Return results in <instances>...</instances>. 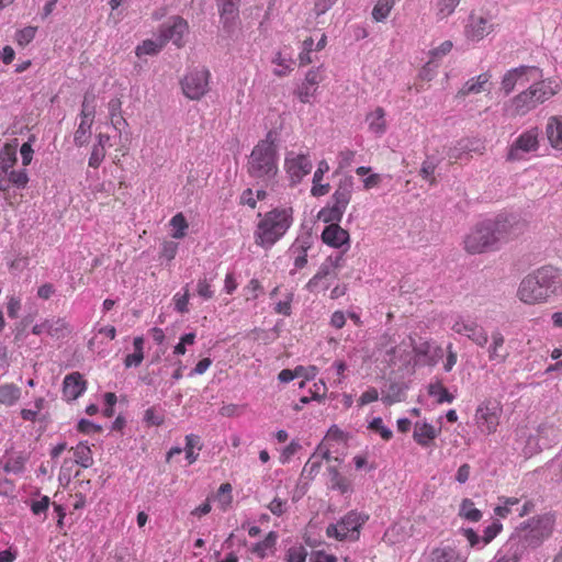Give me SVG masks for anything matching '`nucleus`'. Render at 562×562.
I'll return each mask as SVG.
<instances>
[{
  "mask_svg": "<svg viewBox=\"0 0 562 562\" xmlns=\"http://www.w3.org/2000/svg\"><path fill=\"white\" fill-rule=\"evenodd\" d=\"M516 295L527 305L544 304L562 295V271L553 266L538 268L521 279Z\"/></svg>",
  "mask_w": 562,
  "mask_h": 562,
  "instance_id": "obj_1",
  "label": "nucleus"
},
{
  "mask_svg": "<svg viewBox=\"0 0 562 562\" xmlns=\"http://www.w3.org/2000/svg\"><path fill=\"white\" fill-rule=\"evenodd\" d=\"M561 87L562 82L554 78L535 80L505 104V112L510 117L524 116L558 94Z\"/></svg>",
  "mask_w": 562,
  "mask_h": 562,
  "instance_id": "obj_2",
  "label": "nucleus"
},
{
  "mask_svg": "<svg viewBox=\"0 0 562 562\" xmlns=\"http://www.w3.org/2000/svg\"><path fill=\"white\" fill-rule=\"evenodd\" d=\"M277 159V146L269 132L266 139L260 140L249 156L247 164L249 176L265 182L272 180L278 173Z\"/></svg>",
  "mask_w": 562,
  "mask_h": 562,
  "instance_id": "obj_3",
  "label": "nucleus"
},
{
  "mask_svg": "<svg viewBox=\"0 0 562 562\" xmlns=\"http://www.w3.org/2000/svg\"><path fill=\"white\" fill-rule=\"evenodd\" d=\"M291 209H274L268 212L258 224L256 232L257 244L270 247L283 236L291 225Z\"/></svg>",
  "mask_w": 562,
  "mask_h": 562,
  "instance_id": "obj_4",
  "label": "nucleus"
},
{
  "mask_svg": "<svg viewBox=\"0 0 562 562\" xmlns=\"http://www.w3.org/2000/svg\"><path fill=\"white\" fill-rule=\"evenodd\" d=\"M540 130L537 126L530 127L519 134L508 148L507 159L519 161L525 159L527 154L539 149Z\"/></svg>",
  "mask_w": 562,
  "mask_h": 562,
  "instance_id": "obj_5",
  "label": "nucleus"
},
{
  "mask_svg": "<svg viewBox=\"0 0 562 562\" xmlns=\"http://www.w3.org/2000/svg\"><path fill=\"white\" fill-rule=\"evenodd\" d=\"M542 70L536 66H520L508 70L501 82V90L510 93L516 85H525L529 81L541 79Z\"/></svg>",
  "mask_w": 562,
  "mask_h": 562,
  "instance_id": "obj_6",
  "label": "nucleus"
},
{
  "mask_svg": "<svg viewBox=\"0 0 562 562\" xmlns=\"http://www.w3.org/2000/svg\"><path fill=\"white\" fill-rule=\"evenodd\" d=\"M553 525L554 519L550 515L532 518L526 527L524 537L530 546H537L552 533Z\"/></svg>",
  "mask_w": 562,
  "mask_h": 562,
  "instance_id": "obj_7",
  "label": "nucleus"
},
{
  "mask_svg": "<svg viewBox=\"0 0 562 562\" xmlns=\"http://www.w3.org/2000/svg\"><path fill=\"white\" fill-rule=\"evenodd\" d=\"M492 237L490 221L477 225L464 239V248L469 254H481L488 247Z\"/></svg>",
  "mask_w": 562,
  "mask_h": 562,
  "instance_id": "obj_8",
  "label": "nucleus"
},
{
  "mask_svg": "<svg viewBox=\"0 0 562 562\" xmlns=\"http://www.w3.org/2000/svg\"><path fill=\"white\" fill-rule=\"evenodd\" d=\"M209 71H192L181 81L183 93L191 100H199L207 91Z\"/></svg>",
  "mask_w": 562,
  "mask_h": 562,
  "instance_id": "obj_9",
  "label": "nucleus"
},
{
  "mask_svg": "<svg viewBox=\"0 0 562 562\" xmlns=\"http://www.w3.org/2000/svg\"><path fill=\"white\" fill-rule=\"evenodd\" d=\"M285 168L291 178L292 184H296L304 176L311 172L312 162L305 155H297L294 157L288 156L285 158Z\"/></svg>",
  "mask_w": 562,
  "mask_h": 562,
  "instance_id": "obj_10",
  "label": "nucleus"
},
{
  "mask_svg": "<svg viewBox=\"0 0 562 562\" xmlns=\"http://www.w3.org/2000/svg\"><path fill=\"white\" fill-rule=\"evenodd\" d=\"M322 240L334 248L342 246L349 247L350 236L348 231L344 229L339 224L327 225L322 233Z\"/></svg>",
  "mask_w": 562,
  "mask_h": 562,
  "instance_id": "obj_11",
  "label": "nucleus"
},
{
  "mask_svg": "<svg viewBox=\"0 0 562 562\" xmlns=\"http://www.w3.org/2000/svg\"><path fill=\"white\" fill-rule=\"evenodd\" d=\"M519 503L516 497L506 498L503 505L494 507V514L501 518H506L515 513L516 517L520 518L531 512L533 506L530 502H526L521 507H519Z\"/></svg>",
  "mask_w": 562,
  "mask_h": 562,
  "instance_id": "obj_12",
  "label": "nucleus"
},
{
  "mask_svg": "<svg viewBox=\"0 0 562 562\" xmlns=\"http://www.w3.org/2000/svg\"><path fill=\"white\" fill-rule=\"evenodd\" d=\"M87 389V382L81 373L72 372L67 374L63 383V393L69 401L77 400Z\"/></svg>",
  "mask_w": 562,
  "mask_h": 562,
  "instance_id": "obj_13",
  "label": "nucleus"
},
{
  "mask_svg": "<svg viewBox=\"0 0 562 562\" xmlns=\"http://www.w3.org/2000/svg\"><path fill=\"white\" fill-rule=\"evenodd\" d=\"M353 191V178L345 176L337 184V188L331 196L333 203L340 206L346 211Z\"/></svg>",
  "mask_w": 562,
  "mask_h": 562,
  "instance_id": "obj_14",
  "label": "nucleus"
},
{
  "mask_svg": "<svg viewBox=\"0 0 562 562\" xmlns=\"http://www.w3.org/2000/svg\"><path fill=\"white\" fill-rule=\"evenodd\" d=\"M187 30V22L180 16H175L172 19V24L162 30L161 36L164 43H166L167 41H172V43L177 47H181L182 36Z\"/></svg>",
  "mask_w": 562,
  "mask_h": 562,
  "instance_id": "obj_15",
  "label": "nucleus"
},
{
  "mask_svg": "<svg viewBox=\"0 0 562 562\" xmlns=\"http://www.w3.org/2000/svg\"><path fill=\"white\" fill-rule=\"evenodd\" d=\"M367 519L368 517H362L356 512H350L338 521V525L341 531H347V538L349 537L351 540H356L358 538L359 529Z\"/></svg>",
  "mask_w": 562,
  "mask_h": 562,
  "instance_id": "obj_16",
  "label": "nucleus"
},
{
  "mask_svg": "<svg viewBox=\"0 0 562 562\" xmlns=\"http://www.w3.org/2000/svg\"><path fill=\"white\" fill-rule=\"evenodd\" d=\"M240 0H217L221 19L225 29L231 30L235 26L238 18V7Z\"/></svg>",
  "mask_w": 562,
  "mask_h": 562,
  "instance_id": "obj_17",
  "label": "nucleus"
},
{
  "mask_svg": "<svg viewBox=\"0 0 562 562\" xmlns=\"http://www.w3.org/2000/svg\"><path fill=\"white\" fill-rule=\"evenodd\" d=\"M546 135L549 144L558 150H562V115L548 119Z\"/></svg>",
  "mask_w": 562,
  "mask_h": 562,
  "instance_id": "obj_18",
  "label": "nucleus"
},
{
  "mask_svg": "<svg viewBox=\"0 0 562 562\" xmlns=\"http://www.w3.org/2000/svg\"><path fill=\"white\" fill-rule=\"evenodd\" d=\"M485 149V146L483 142L480 139H461L458 143V146L454 148H451L448 153V156L450 159H453L454 161L460 159L463 154L469 153H479L482 154V151Z\"/></svg>",
  "mask_w": 562,
  "mask_h": 562,
  "instance_id": "obj_19",
  "label": "nucleus"
},
{
  "mask_svg": "<svg viewBox=\"0 0 562 562\" xmlns=\"http://www.w3.org/2000/svg\"><path fill=\"white\" fill-rule=\"evenodd\" d=\"M490 81V75L484 72L479 75L476 78L468 80L463 87L459 90L458 95L476 94L484 91H488L486 86Z\"/></svg>",
  "mask_w": 562,
  "mask_h": 562,
  "instance_id": "obj_20",
  "label": "nucleus"
},
{
  "mask_svg": "<svg viewBox=\"0 0 562 562\" xmlns=\"http://www.w3.org/2000/svg\"><path fill=\"white\" fill-rule=\"evenodd\" d=\"M18 139L14 138L12 144H5L0 150V170L7 175L9 170L15 165Z\"/></svg>",
  "mask_w": 562,
  "mask_h": 562,
  "instance_id": "obj_21",
  "label": "nucleus"
},
{
  "mask_svg": "<svg viewBox=\"0 0 562 562\" xmlns=\"http://www.w3.org/2000/svg\"><path fill=\"white\" fill-rule=\"evenodd\" d=\"M366 122L369 124V130L376 134L382 135L386 131L385 111L383 108L378 106L373 112L367 114Z\"/></svg>",
  "mask_w": 562,
  "mask_h": 562,
  "instance_id": "obj_22",
  "label": "nucleus"
},
{
  "mask_svg": "<svg viewBox=\"0 0 562 562\" xmlns=\"http://www.w3.org/2000/svg\"><path fill=\"white\" fill-rule=\"evenodd\" d=\"M414 352L417 357H424L425 359L422 360L424 364L427 366H434L436 364V357L440 358L442 357V350L440 348H435L434 352L435 356H429L431 352V345L428 341H423L419 344H415L413 347Z\"/></svg>",
  "mask_w": 562,
  "mask_h": 562,
  "instance_id": "obj_23",
  "label": "nucleus"
},
{
  "mask_svg": "<svg viewBox=\"0 0 562 562\" xmlns=\"http://www.w3.org/2000/svg\"><path fill=\"white\" fill-rule=\"evenodd\" d=\"M437 436L436 429L430 424L424 423L423 425L416 424L414 430V439L420 446H428L429 441Z\"/></svg>",
  "mask_w": 562,
  "mask_h": 562,
  "instance_id": "obj_24",
  "label": "nucleus"
},
{
  "mask_svg": "<svg viewBox=\"0 0 562 562\" xmlns=\"http://www.w3.org/2000/svg\"><path fill=\"white\" fill-rule=\"evenodd\" d=\"M406 389L407 386L404 383H391L387 390L383 391V403H385L386 405H392L394 403L403 401L404 392Z\"/></svg>",
  "mask_w": 562,
  "mask_h": 562,
  "instance_id": "obj_25",
  "label": "nucleus"
},
{
  "mask_svg": "<svg viewBox=\"0 0 562 562\" xmlns=\"http://www.w3.org/2000/svg\"><path fill=\"white\" fill-rule=\"evenodd\" d=\"M536 436L543 448H549L557 442L558 430L552 425L542 424L536 430Z\"/></svg>",
  "mask_w": 562,
  "mask_h": 562,
  "instance_id": "obj_26",
  "label": "nucleus"
},
{
  "mask_svg": "<svg viewBox=\"0 0 562 562\" xmlns=\"http://www.w3.org/2000/svg\"><path fill=\"white\" fill-rule=\"evenodd\" d=\"M21 396V390L13 383H7L0 386V403L12 406Z\"/></svg>",
  "mask_w": 562,
  "mask_h": 562,
  "instance_id": "obj_27",
  "label": "nucleus"
},
{
  "mask_svg": "<svg viewBox=\"0 0 562 562\" xmlns=\"http://www.w3.org/2000/svg\"><path fill=\"white\" fill-rule=\"evenodd\" d=\"M345 210L333 203L326 207H323L318 213V218L329 225L339 224L342 218Z\"/></svg>",
  "mask_w": 562,
  "mask_h": 562,
  "instance_id": "obj_28",
  "label": "nucleus"
},
{
  "mask_svg": "<svg viewBox=\"0 0 562 562\" xmlns=\"http://www.w3.org/2000/svg\"><path fill=\"white\" fill-rule=\"evenodd\" d=\"M431 562H464L452 548H436L430 553Z\"/></svg>",
  "mask_w": 562,
  "mask_h": 562,
  "instance_id": "obj_29",
  "label": "nucleus"
},
{
  "mask_svg": "<svg viewBox=\"0 0 562 562\" xmlns=\"http://www.w3.org/2000/svg\"><path fill=\"white\" fill-rule=\"evenodd\" d=\"M71 329L65 318L47 319V334L52 337L64 338Z\"/></svg>",
  "mask_w": 562,
  "mask_h": 562,
  "instance_id": "obj_30",
  "label": "nucleus"
},
{
  "mask_svg": "<svg viewBox=\"0 0 562 562\" xmlns=\"http://www.w3.org/2000/svg\"><path fill=\"white\" fill-rule=\"evenodd\" d=\"M471 23L468 25L467 34L472 40H480L484 35L487 20L483 16L470 15Z\"/></svg>",
  "mask_w": 562,
  "mask_h": 562,
  "instance_id": "obj_31",
  "label": "nucleus"
},
{
  "mask_svg": "<svg viewBox=\"0 0 562 562\" xmlns=\"http://www.w3.org/2000/svg\"><path fill=\"white\" fill-rule=\"evenodd\" d=\"M92 119L86 120L81 119V122L75 133L74 142L75 145L78 147H81L86 145L89 142V138L91 136V125H92Z\"/></svg>",
  "mask_w": 562,
  "mask_h": 562,
  "instance_id": "obj_32",
  "label": "nucleus"
},
{
  "mask_svg": "<svg viewBox=\"0 0 562 562\" xmlns=\"http://www.w3.org/2000/svg\"><path fill=\"white\" fill-rule=\"evenodd\" d=\"M122 102L115 98L109 102V112L111 116L112 125L115 130H121V125H127L126 120L121 114Z\"/></svg>",
  "mask_w": 562,
  "mask_h": 562,
  "instance_id": "obj_33",
  "label": "nucleus"
},
{
  "mask_svg": "<svg viewBox=\"0 0 562 562\" xmlns=\"http://www.w3.org/2000/svg\"><path fill=\"white\" fill-rule=\"evenodd\" d=\"M75 462L81 465L82 468H89L92 465V452L91 449L85 443L80 442L75 449Z\"/></svg>",
  "mask_w": 562,
  "mask_h": 562,
  "instance_id": "obj_34",
  "label": "nucleus"
},
{
  "mask_svg": "<svg viewBox=\"0 0 562 562\" xmlns=\"http://www.w3.org/2000/svg\"><path fill=\"white\" fill-rule=\"evenodd\" d=\"M514 216L499 214L497 220L494 222V235L497 233L504 237L512 233L514 227Z\"/></svg>",
  "mask_w": 562,
  "mask_h": 562,
  "instance_id": "obj_35",
  "label": "nucleus"
},
{
  "mask_svg": "<svg viewBox=\"0 0 562 562\" xmlns=\"http://www.w3.org/2000/svg\"><path fill=\"white\" fill-rule=\"evenodd\" d=\"M394 2L395 0H378L372 10V18L376 22L384 21L391 12Z\"/></svg>",
  "mask_w": 562,
  "mask_h": 562,
  "instance_id": "obj_36",
  "label": "nucleus"
},
{
  "mask_svg": "<svg viewBox=\"0 0 562 562\" xmlns=\"http://www.w3.org/2000/svg\"><path fill=\"white\" fill-rule=\"evenodd\" d=\"M428 394L430 396H437L438 395V403L448 402L451 403L454 400V396L449 393V391L442 385L440 381H437L435 383H430L428 385Z\"/></svg>",
  "mask_w": 562,
  "mask_h": 562,
  "instance_id": "obj_37",
  "label": "nucleus"
},
{
  "mask_svg": "<svg viewBox=\"0 0 562 562\" xmlns=\"http://www.w3.org/2000/svg\"><path fill=\"white\" fill-rule=\"evenodd\" d=\"M328 473L330 476L331 488L338 490L341 494H345L349 491V482L340 475L335 467H329Z\"/></svg>",
  "mask_w": 562,
  "mask_h": 562,
  "instance_id": "obj_38",
  "label": "nucleus"
},
{
  "mask_svg": "<svg viewBox=\"0 0 562 562\" xmlns=\"http://www.w3.org/2000/svg\"><path fill=\"white\" fill-rule=\"evenodd\" d=\"M277 539L278 533L276 531H270L262 541L257 542L254 546L252 552L259 555L260 558H265L266 550L273 548L277 543Z\"/></svg>",
  "mask_w": 562,
  "mask_h": 562,
  "instance_id": "obj_39",
  "label": "nucleus"
},
{
  "mask_svg": "<svg viewBox=\"0 0 562 562\" xmlns=\"http://www.w3.org/2000/svg\"><path fill=\"white\" fill-rule=\"evenodd\" d=\"M460 516L471 521H479L482 513L474 508V503L471 499L464 498L460 506Z\"/></svg>",
  "mask_w": 562,
  "mask_h": 562,
  "instance_id": "obj_40",
  "label": "nucleus"
},
{
  "mask_svg": "<svg viewBox=\"0 0 562 562\" xmlns=\"http://www.w3.org/2000/svg\"><path fill=\"white\" fill-rule=\"evenodd\" d=\"M437 166L438 161L434 157H427L422 164V168L419 170L420 177L429 181L430 184H435L436 178L434 177V172Z\"/></svg>",
  "mask_w": 562,
  "mask_h": 562,
  "instance_id": "obj_41",
  "label": "nucleus"
},
{
  "mask_svg": "<svg viewBox=\"0 0 562 562\" xmlns=\"http://www.w3.org/2000/svg\"><path fill=\"white\" fill-rule=\"evenodd\" d=\"M164 44H165L164 41H161L160 43H157L151 40H146L143 42L142 45H138L136 47V55L137 56L156 55L162 48Z\"/></svg>",
  "mask_w": 562,
  "mask_h": 562,
  "instance_id": "obj_42",
  "label": "nucleus"
},
{
  "mask_svg": "<svg viewBox=\"0 0 562 562\" xmlns=\"http://www.w3.org/2000/svg\"><path fill=\"white\" fill-rule=\"evenodd\" d=\"M170 224H171V226L175 229V232L172 234V236L175 238L180 239V238L184 237L186 229L188 228V223H187V220H186V217L183 216L182 213L176 214L171 218Z\"/></svg>",
  "mask_w": 562,
  "mask_h": 562,
  "instance_id": "obj_43",
  "label": "nucleus"
},
{
  "mask_svg": "<svg viewBox=\"0 0 562 562\" xmlns=\"http://www.w3.org/2000/svg\"><path fill=\"white\" fill-rule=\"evenodd\" d=\"M492 416V411L488 406L487 402L482 403L475 413L476 423L480 426H486V429L490 431V417Z\"/></svg>",
  "mask_w": 562,
  "mask_h": 562,
  "instance_id": "obj_44",
  "label": "nucleus"
},
{
  "mask_svg": "<svg viewBox=\"0 0 562 562\" xmlns=\"http://www.w3.org/2000/svg\"><path fill=\"white\" fill-rule=\"evenodd\" d=\"M37 27L35 26H26L22 30H19L15 34V41L20 46H26L30 44L35 37Z\"/></svg>",
  "mask_w": 562,
  "mask_h": 562,
  "instance_id": "obj_45",
  "label": "nucleus"
},
{
  "mask_svg": "<svg viewBox=\"0 0 562 562\" xmlns=\"http://www.w3.org/2000/svg\"><path fill=\"white\" fill-rule=\"evenodd\" d=\"M368 428L372 431L379 432L384 440H390L393 436L392 430L383 425L381 417L373 418L369 423Z\"/></svg>",
  "mask_w": 562,
  "mask_h": 562,
  "instance_id": "obj_46",
  "label": "nucleus"
},
{
  "mask_svg": "<svg viewBox=\"0 0 562 562\" xmlns=\"http://www.w3.org/2000/svg\"><path fill=\"white\" fill-rule=\"evenodd\" d=\"M7 175H9L12 186L18 189H24L29 182V176L25 169L19 171L10 169Z\"/></svg>",
  "mask_w": 562,
  "mask_h": 562,
  "instance_id": "obj_47",
  "label": "nucleus"
},
{
  "mask_svg": "<svg viewBox=\"0 0 562 562\" xmlns=\"http://www.w3.org/2000/svg\"><path fill=\"white\" fill-rule=\"evenodd\" d=\"M94 100V94L92 93H89L87 92L85 94V98H83V101H82V104H81V119H86V120H90L94 117V113H95V110H94V106L91 105L90 103L93 102Z\"/></svg>",
  "mask_w": 562,
  "mask_h": 562,
  "instance_id": "obj_48",
  "label": "nucleus"
},
{
  "mask_svg": "<svg viewBox=\"0 0 562 562\" xmlns=\"http://www.w3.org/2000/svg\"><path fill=\"white\" fill-rule=\"evenodd\" d=\"M308 247L310 246L305 245V244L299 245L297 241H295L292 245V247H291L292 251H294V252L300 251V255L295 258V261H294V266L296 268L301 269L307 263L306 250Z\"/></svg>",
  "mask_w": 562,
  "mask_h": 562,
  "instance_id": "obj_49",
  "label": "nucleus"
},
{
  "mask_svg": "<svg viewBox=\"0 0 562 562\" xmlns=\"http://www.w3.org/2000/svg\"><path fill=\"white\" fill-rule=\"evenodd\" d=\"M543 447L540 443V440L536 435H529L526 446L524 448V452L527 457H532L533 454L539 453Z\"/></svg>",
  "mask_w": 562,
  "mask_h": 562,
  "instance_id": "obj_50",
  "label": "nucleus"
},
{
  "mask_svg": "<svg viewBox=\"0 0 562 562\" xmlns=\"http://www.w3.org/2000/svg\"><path fill=\"white\" fill-rule=\"evenodd\" d=\"M330 273V266L329 263L326 261L325 263H323L319 268V270L317 271V273L307 282L306 284V288L310 290V291H314V289L317 286L318 284V281L324 279L325 277H327L328 274Z\"/></svg>",
  "mask_w": 562,
  "mask_h": 562,
  "instance_id": "obj_51",
  "label": "nucleus"
},
{
  "mask_svg": "<svg viewBox=\"0 0 562 562\" xmlns=\"http://www.w3.org/2000/svg\"><path fill=\"white\" fill-rule=\"evenodd\" d=\"M468 337L471 338L474 342H476L480 346H483L487 342V335L483 330L482 327L472 324Z\"/></svg>",
  "mask_w": 562,
  "mask_h": 562,
  "instance_id": "obj_52",
  "label": "nucleus"
},
{
  "mask_svg": "<svg viewBox=\"0 0 562 562\" xmlns=\"http://www.w3.org/2000/svg\"><path fill=\"white\" fill-rule=\"evenodd\" d=\"M35 140V135H31L29 137V142L24 143L22 146H21V149H20V153H21V156H22V162H23V166H29L32 161V158H33V148H32V143Z\"/></svg>",
  "mask_w": 562,
  "mask_h": 562,
  "instance_id": "obj_53",
  "label": "nucleus"
},
{
  "mask_svg": "<svg viewBox=\"0 0 562 562\" xmlns=\"http://www.w3.org/2000/svg\"><path fill=\"white\" fill-rule=\"evenodd\" d=\"M306 555H307V552L302 546L292 547L288 550L286 561L288 562H305Z\"/></svg>",
  "mask_w": 562,
  "mask_h": 562,
  "instance_id": "obj_54",
  "label": "nucleus"
},
{
  "mask_svg": "<svg viewBox=\"0 0 562 562\" xmlns=\"http://www.w3.org/2000/svg\"><path fill=\"white\" fill-rule=\"evenodd\" d=\"M232 485L229 483H223L217 492V498L222 506L225 508L232 503Z\"/></svg>",
  "mask_w": 562,
  "mask_h": 562,
  "instance_id": "obj_55",
  "label": "nucleus"
},
{
  "mask_svg": "<svg viewBox=\"0 0 562 562\" xmlns=\"http://www.w3.org/2000/svg\"><path fill=\"white\" fill-rule=\"evenodd\" d=\"M303 371H304V367H302V366L296 367L293 371L290 369H283L279 373L278 379L282 383H288V382L292 381L294 378L303 375Z\"/></svg>",
  "mask_w": 562,
  "mask_h": 562,
  "instance_id": "obj_56",
  "label": "nucleus"
},
{
  "mask_svg": "<svg viewBox=\"0 0 562 562\" xmlns=\"http://www.w3.org/2000/svg\"><path fill=\"white\" fill-rule=\"evenodd\" d=\"M105 157V149L102 146H93L90 158L89 166L92 168H98L101 161Z\"/></svg>",
  "mask_w": 562,
  "mask_h": 562,
  "instance_id": "obj_57",
  "label": "nucleus"
},
{
  "mask_svg": "<svg viewBox=\"0 0 562 562\" xmlns=\"http://www.w3.org/2000/svg\"><path fill=\"white\" fill-rule=\"evenodd\" d=\"M459 2L460 0H441L438 3L439 14L443 18L450 15Z\"/></svg>",
  "mask_w": 562,
  "mask_h": 562,
  "instance_id": "obj_58",
  "label": "nucleus"
},
{
  "mask_svg": "<svg viewBox=\"0 0 562 562\" xmlns=\"http://www.w3.org/2000/svg\"><path fill=\"white\" fill-rule=\"evenodd\" d=\"M144 420L149 425L160 426L164 423V416L157 414L155 407H150L146 409Z\"/></svg>",
  "mask_w": 562,
  "mask_h": 562,
  "instance_id": "obj_59",
  "label": "nucleus"
},
{
  "mask_svg": "<svg viewBox=\"0 0 562 562\" xmlns=\"http://www.w3.org/2000/svg\"><path fill=\"white\" fill-rule=\"evenodd\" d=\"M77 429L80 432L89 434L91 430H93L95 432H100L102 430V427L100 425L93 424L92 422H90L88 419L82 418L79 420Z\"/></svg>",
  "mask_w": 562,
  "mask_h": 562,
  "instance_id": "obj_60",
  "label": "nucleus"
},
{
  "mask_svg": "<svg viewBox=\"0 0 562 562\" xmlns=\"http://www.w3.org/2000/svg\"><path fill=\"white\" fill-rule=\"evenodd\" d=\"M49 506V497L43 496L40 501H34L31 505V509L34 515L45 513Z\"/></svg>",
  "mask_w": 562,
  "mask_h": 562,
  "instance_id": "obj_61",
  "label": "nucleus"
},
{
  "mask_svg": "<svg viewBox=\"0 0 562 562\" xmlns=\"http://www.w3.org/2000/svg\"><path fill=\"white\" fill-rule=\"evenodd\" d=\"M326 535L328 537H333V538H335V539H337L339 541H342V540L347 539V531L346 530L341 531L338 522L337 524H330L327 527V529H326Z\"/></svg>",
  "mask_w": 562,
  "mask_h": 562,
  "instance_id": "obj_62",
  "label": "nucleus"
},
{
  "mask_svg": "<svg viewBox=\"0 0 562 562\" xmlns=\"http://www.w3.org/2000/svg\"><path fill=\"white\" fill-rule=\"evenodd\" d=\"M316 91V88L313 90L311 89V86H307L306 83H302V86L297 89L296 94L301 102L307 103L310 102V98L314 95Z\"/></svg>",
  "mask_w": 562,
  "mask_h": 562,
  "instance_id": "obj_63",
  "label": "nucleus"
},
{
  "mask_svg": "<svg viewBox=\"0 0 562 562\" xmlns=\"http://www.w3.org/2000/svg\"><path fill=\"white\" fill-rule=\"evenodd\" d=\"M452 46H453V44L451 41H445L443 43H441L440 46L434 48L430 52V55L432 58H440V57L447 55L451 50Z\"/></svg>",
  "mask_w": 562,
  "mask_h": 562,
  "instance_id": "obj_64",
  "label": "nucleus"
}]
</instances>
